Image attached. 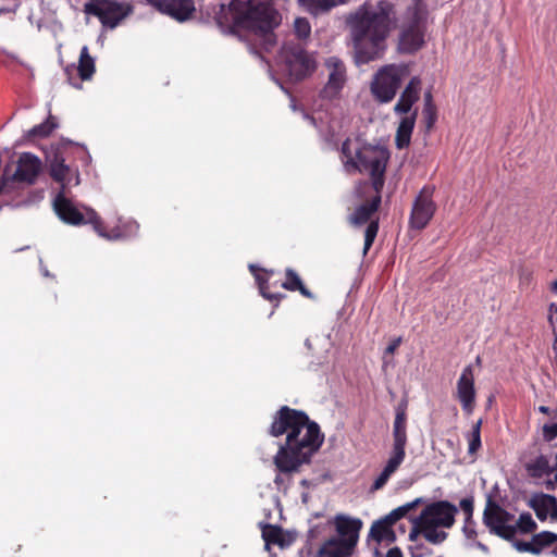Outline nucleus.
Instances as JSON below:
<instances>
[{
  "instance_id": "1",
  "label": "nucleus",
  "mask_w": 557,
  "mask_h": 557,
  "mask_svg": "<svg viewBox=\"0 0 557 557\" xmlns=\"http://www.w3.org/2000/svg\"><path fill=\"white\" fill-rule=\"evenodd\" d=\"M269 434L273 437L286 434L285 444L274 456V465L282 473L297 472L302 465L309 463L324 442L319 424L305 411L288 406H282L275 412Z\"/></svg>"
},
{
  "instance_id": "2",
  "label": "nucleus",
  "mask_w": 557,
  "mask_h": 557,
  "mask_svg": "<svg viewBox=\"0 0 557 557\" xmlns=\"http://www.w3.org/2000/svg\"><path fill=\"white\" fill-rule=\"evenodd\" d=\"M357 64H368L383 57L387 38L396 26V8L389 0L364 2L345 17Z\"/></svg>"
},
{
  "instance_id": "3",
  "label": "nucleus",
  "mask_w": 557,
  "mask_h": 557,
  "mask_svg": "<svg viewBox=\"0 0 557 557\" xmlns=\"http://www.w3.org/2000/svg\"><path fill=\"white\" fill-rule=\"evenodd\" d=\"M219 22L233 33L248 32L260 39L265 51H270L276 40L274 28L281 23L280 13L261 0H232L222 5Z\"/></svg>"
},
{
  "instance_id": "4",
  "label": "nucleus",
  "mask_w": 557,
  "mask_h": 557,
  "mask_svg": "<svg viewBox=\"0 0 557 557\" xmlns=\"http://www.w3.org/2000/svg\"><path fill=\"white\" fill-rule=\"evenodd\" d=\"M342 161L348 173H369L371 184L364 182L357 187V194H369L370 190L382 189L384 174L389 158L388 151L379 146L362 145L351 149V140L347 138L341 148Z\"/></svg>"
},
{
  "instance_id": "5",
  "label": "nucleus",
  "mask_w": 557,
  "mask_h": 557,
  "mask_svg": "<svg viewBox=\"0 0 557 557\" xmlns=\"http://www.w3.org/2000/svg\"><path fill=\"white\" fill-rule=\"evenodd\" d=\"M458 508L448 500H436L428 504L414 519L409 539L421 534L431 544L443 543L448 533L440 529H450L456 522Z\"/></svg>"
},
{
  "instance_id": "6",
  "label": "nucleus",
  "mask_w": 557,
  "mask_h": 557,
  "mask_svg": "<svg viewBox=\"0 0 557 557\" xmlns=\"http://www.w3.org/2000/svg\"><path fill=\"white\" fill-rule=\"evenodd\" d=\"M53 206L58 216L66 224L74 226L90 224L95 232L103 238H121L119 230H112L111 233L107 232L103 221L94 209L86 208L84 212L79 211L73 202L64 196L63 190L55 197Z\"/></svg>"
},
{
  "instance_id": "7",
  "label": "nucleus",
  "mask_w": 557,
  "mask_h": 557,
  "mask_svg": "<svg viewBox=\"0 0 557 557\" xmlns=\"http://www.w3.org/2000/svg\"><path fill=\"white\" fill-rule=\"evenodd\" d=\"M409 67L405 64H387L382 66L373 76L370 90L374 99L381 103L391 102L405 78Z\"/></svg>"
},
{
  "instance_id": "8",
  "label": "nucleus",
  "mask_w": 557,
  "mask_h": 557,
  "mask_svg": "<svg viewBox=\"0 0 557 557\" xmlns=\"http://www.w3.org/2000/svg\"><path fill=\"white\" fill-rule=\"evenodd\" d=\"M374 195L370 196L362 203L357 206L348 215V223L354 227L367 224L364 231L363 256L368 253L372 247L380 228L377 210L381 206L382 189L373 190Z\"/></svg>"
},
{
  "instance_id": "9",
  "label": "nucleus",
  "mask_w": 557,
  "mask_h": 557,
  "mask_svg": "<svg viewBox=\"0 0 557 557\" xmlns=\"http://www.w3.org/2000/svg\"><path fill=\"white\" fill-rule=\"evenodd\" d=\"M399 35V49L405 53L418 51L424 44V14L418 4L409 7Z\"/></svg>"
},
{
  "instance_id": "10",
  "label": "nucleus",
  "mask_w": 557,
  "mask_h": 557,
  "mask_svg": "<svg viewBox=\"0 0 557 557\" xmlns=\"http://www.w3.org/2000/svg\"><path fill=\"white\" fill-rule=\"evenodd\" d=\"M407 441V401H401L396 408L393 424L392 455L384 467V470L388 473L394 474L403 463L406 456Z\"/></svg>"
},
{
  "instance_id": "11",
  "label": "nucleus",
  "mask_w": 557,
  "mask_h": 557,
  "mask_svg": "<svg viewBox=\"0 0 557 557\" xmlns=\"http://www.w3.org/2000/svg\"><path fill=\"white\" fill-rule=\"evenodd\" d=\"M132 11L131 4L114 0H90L84 5L86 14L98 17L101 24L109 28L116 27Z\"/></svg>"
},
{
  "instance_id": "12",
  "label": "nucleus",
  "mask_w": 557,
  "mask_h": 557,
  "mask_svg": "<svg viewBox=\"0 0 557 557\" xmlns=\"http://www.w3.org/2000/svg\"><path fill=\"white\" fill-rule=\"evenodd\" d=\"M513 518L515 516L512 513L488 498L483 512V523L488 528L491 533L506 541L513 540L516 527L509 524Z\"/></svg>"
},
{
  "instance_id": "13",
  "label": "nucleus",
  "mask_w": 557,
  "mask_h": 557,
  "mask_svg": "<svg viewBox=\"0 0 557 557\" xmlns=\"http://www.w3.org/2000/svg\"><path fill=\"white\" fill-rule=\"evenodd\" d=\"M41 171L40 159L30 152H23L18 157L15 172L12 176L5 173L0 177V195L9 190L14 182L34 184Z\"/></svg>"
},
{
  "instance_id": "14",
  "label": "nucleus",
  "mask_w": 557,
  "mask_h": 557,
  "mask_svg": "<svg viewBox=\"0 0 557 557\" xmlns=\"http://www.w3.org/2000/svg\"><path fill=\"white\" fill-rule=\"evenodd\" d=\"M285 66L290 79L298 82L311 75L315 61L301 45H287L284 48Z\"/></svg>"
},
{
  "instance_id": "15",
  "label": "nucleus",
  "mask_w": 557,
  "mask_h": 557,
  "mask_svg": "<svg viewBox=\"0 0 557 557\" xmlns=\"http://www.w3.org/2000/svg\"><path fill=\"white\" fill-rule=\"evenodd\" d=\"M434 191L435 186L424 185L416 197L409 218L411 228L418 231L425 228L434 216L437 209L433 200Z\"/></svg>"
},
{
  "instance_id": "16",
  "label": "nucleus",
  "mask_w": 557,
  "mask_h": 557,
  "mask_svg": "<svg viewBox=\"0 0 557 557\" xmlns=\"http://www.w3.org/2000/svg\"><path fill=\"white\" fill-rule=\"evenodd\" d=\"M325 67L329 71V76L321 90V97L331 100L339 95L346 83V66L337 57H330L325 60Z\"/></svg>"
},
{
  "instance_id": "17",
  "label": "nucleus",
  "mask_w": 557,
  "mask_h": 557,
  "mask_svg": "<svg viewBox=\"0 0 557 557\" xmlns=\"http://www.w3.org/2000/svg\"><path fill=\"white\" fill-rule=\"evenodd\" d=\"M476 391L474 386V372L471 364L463 368L456 386V398L459 400L462 410L471 414L475 407Z\"/></svg>"
},
{
  "instance_id": "18",
  "label": "nucleus",
  "mask_w": 557,
  "mask_h": 557,
  "mask_svg": "<svg viewBox=\"0 0 557 557\" xmlns=\"http://www.w3.org/2000/svg\"><path fill=\"white\" fill-rule=\"evenodd\" d=\"M162 14H166L178 22L189 20L196 11L194 0H146Z\"/></svg>"
},
{
  "instance_id": "19",
  "label": "nucleus",
  "mask_w": 557,
  "mask_h": 557,
  "mask_svg": "<svg viewBox=\"0 0 557 557\" xmlns=\"http://www.w3.org/2000/svg\"><path fill=\"white\" fill-rule=\"evenodd\" d=\"M517 550L540 555L545 548L553 547L552 555L557 557V534L552 531H542L532 536L531 541H517L515 543Z\"/></svg>"
},
{
  "instance_id": "20",
  "label": "nucleus",
  "mask_w": 557,
  "mask_h": 557,
  "mask_svg": "<svg viewBox=\"0 0 557 557\" xmlns=\"http://www.w3.org/2000/svg\"><path fill=\"white\" fill-rule=\"evenodd\" d=\"M95 71V61L89 54L88 47L84 46L81 50L78 66L75 67L74 65H69L65 67L64 73L69 84L75 88H81V84L74 77L75 72H77L81 81H89Z\"/></svg>"
},
{
  "instance_id": "21",
  "label": "nucleus",
  "mask_w": 557,
  "mask_h": 557,
  "mask_svg": "<svg viewBox=\"0 0 557 557\" xmlns=\"http://www.w3.org/2000/svg\"><path fill=\"white\" fill-rule=\"evenodd\" d=\"M336 537L344 540L347 544L356 547L359 540V532L362 528V521L358 518H351L345 515H337L334 518Z\"/></svg>"
},
{
  "instance_id": "22",
  "label": "nucleus",
  "mask_w": 557,
  "mask_h": 557,
  "mask_svg": "<svg viewBox=\"0 0 557 557\" xmlns=\"http://www.w3.org/2000/svg\"><path fill=\"white\" fill-rule=\"evenodd\" d=\"M421 87L422 82L419 76L410 78L394 107L396 114L405 115L411 111L412 106L420 99Z\"/></svg>"
},
{
  "instance_id": "23",
  "label": "nucleus",
  "mask_w": 557,
  "mask_h": 557,
  "mask_svg": "<svg viewBox=\"0 0 557 557\" xmlns=\"http://www.w3.org/2000/svg\"><path fill=\"white\" fill-rule=\"evenodd\" d=\"M528 506L534 510L540 521H545L550 515V518L557 521V499L548 494H535L528 500Z\"/></svg>"
},
{
  "instance_id": "24",
  "label": "nucleus",
  "mask_w": 557,
  "mask_h": 557,
  "mask_svg": "<svg viewBox=\"0 0 557 557\" xmlns=\"http://www.w3.org/2000/svg\"><path fill=\"white\" fill-rule=\"evenodd\" d=\"M250 271L255 274L259 290L263 298L274 302L275 306L286 297L285 294L272 292V287H277V282H271L274 274L273 270H262L261 273H256V265H250Z\"/></svg>"
},
{
  "instance_id": "25",
  "label": "nucleus",
  "mask_w": 557,
  "mask_h": 557,
  "mask_svg": "<svg viewBox=\"0 0 557 557\" xmlns=\"http://www.w3.org/2000/svg\"><path fill=\"white\" fill-rule=\"evenodd\" d=\"M354 552L355 548L344 540L331 536L322 543L315 557H350Z\"/></svg>"
},
{
  "instance_id": "26",
  "label": "nucleus",
  "mask_w": 557,
  "mask_h": 557,
  "mask_svg": "<svg viewBox=\"0 0 557 557\" xmlns=\"http://www.w3.org/2000/svg\"><path fill=\"white\" fill-rule=\"evenodd\" d=\"M73 170L65 164V160L61 153L57 152L50 160V176L53 181L58 182L62 186V190L71 183Z\"/></svg>"
},
{
  "instance_id": "27",
  "label": "nucleus",
  "mask_w": 557,
  "mask_h": 557,
  "mask_svg": "<svg viewBox=\"0 0 557 557\" xmlns=\"http://www.w3.org/2000/svg\"><path fill=\"white\" fill-rule=\"evenodd\" d=\"M417 119V110L411 115H405L398 125L396 133V146L398 149H404L409 146L411 134Z\"/></svg>"
},
{
  "instance_id": "28",
  "label": "nucleus",
  "mask_w": 557,
  "mask_h": 557,
  "mask_svg": "<svg viewBox=\"0 0 557 557\" xmlns=\"http://www.w3.org/2000/svg\"><path fill=\"white\" fill-rule=\"evenodd\" d=\"M281 287L289 292L298 290L304 297L313 298V294L304 285L297 272L290 268L286 269L285 281L281 284Z\"/></svg>"
},
{
  "instance_id": "29",
  "label": "nucleus",
  "mask_w": 557,
  "mask_h": 557,
  "mask_svg": "<svg viewBox=\"0 0 557 557\" xmlns=\"http://www.w3.org/2000/svg\"><path fill=\"white\" fill-rule=\"evenodd\" d=\"M262 539L265 542V546L277 545L284 548L290 544V541L285 539L284 531L278 525L265 524L262 528Z\"/></svg>"
},
{
  "instance_id": "30",
  "label": "nucleus",
  "mask_w": 557,
  "mask_h": 557,
  "mask_svg": "<svg viewBox=\"0 0 557 557\" xmlns=\"http://www.w3.org/2000/svg\"><path fill=\"white\" fill-rule=\"evenodd\" d=\"M393 523L384 517L381 520L373 522L370 528L369 535L377 543H381L385 540H393L394 532L392 530Z\"/></svg>"
},
{
  "instance_id": "31",
  "label": "nucleus",
  "mask_w": 557,
  "mask_h": 557,
  "mask_svg": "<svg viewBox=\"0 0 557 557\" xmlns=\"http://www.w3.org/2000/svg\"><path fill=\"white\" fill-rule=\"evenodd\" d=\"M58 127L57 120L53 115H49L47 120L38 125H35L27 132L28 139L46 138L52 134Z\"/></svg>"
},
{
  "instance_id": "32",
  "label": "nucleus",
  "mask_w": 557,
  "mask_h": 557,
  "mask_svg": "<svg viewBox=\"0 0 557 557\" xmlns=\"http://www.w3.org/2000/svg\"><path fill=\"white\" fill-rule=\"evenodd\" d=\"M300 3L313 14L327 12L336 5L334 0H299Z\"/></svg>"
},
{
  "instance_id": "33",
  "label": "nucleus",
  "mask_w": 557,
  "mask_h": 557,
  "mask_svg": "<svg viewBox=\"0 0 557 557\" xmlns=\"http://www.w3.org/2000/svg\"><path fill=\"white\" fill-rule=\"evenodd\" d=\"M515 527L516 532L519 531L523 534L533 533L537 530V523L528 511L520 513Z\"/></svg>"
},
{
  "instance_id": "34",
  "label": "nucleus",
  "mask_w": 557,
  "mask_h": 557,
  "mask_svg": "<svg viewBox=\"0 0 557 557\" xmlns=\"http://www.w3.org/2000/svg\"><path fill=\"white\" fill-rule=\"evenodd\" d=\"M481 425L482 420H478L473 425L469 435V454L473 455L481 448Z\"/></svg>"
},
{
  "instance_id": "35",
  "label": "nucleus",
  "mask_w": 557,
  "mask_h": 557,
  "mask_svg": "<svg viewBox=\"0 0 557 557\" xmlns=\"http://www.w3.org/2000/svg\"><path fill=\"white\" fill-rule=\"evenodd\" d=\"M421 502L420 498L416 500L405 504L394 510H392L387 516H385L393 524H395L398 520L404 518L410 510L414 509L417 505Z\"/></svg>"
},
{
  "instance_id": "36",
  "label": "nucleus",
  "mask_w": 557,
  "mask_h": 557,
  "mask_svg": "<svg viewBox=\"0 0 557 557\" xmlns=\"http://www.w3.org/2000/svg\"><path fill=\"white\" fill-rule=\"evenodd\" d=\"M294 32L298 39H307L311 34V26L308 20L305 17H297L294 22Z\"/></svg>"
},
{
  "instance_id": "37",
  "label": "nucleus",
  "mask_w": 557,
  "mask_h": 557,
  "mask_svg": "<svg viewBox=\"0 0 557 557\" xmlns=\"http://www.w3.org/2000/svg\"><path fill=\"white\" fill-rule=\"evenodd\" d=\"M422 115L426 131L432 129L437 120L436 106L423 107Z\"/></svg>"
},
{
  "instance_id": "38",
  "label": "nucleus",
  "mask_w": 557,
  "mask_h": 557,
  "mask_svg": "<svg viewBox=\"0 0 557 557\" xmlns=\"http://www.w3.org/2000/svg\"><path fill=\"white\" fill-rule=\"evenodd\" d=\"M459 507L465 513V518H468L469 520L473 517L474 499L472 496L462 498L459 503Z\"/></svg>"
},
{
  "instance_id": "39",
  "label": "nucleus",
  "mask_w": 557,
  "mask_h": 557,
  "mask_svg": "<svg viewBox=\"0 0 557 557\" xmlns=\"http://www.w3.org/2000/svg\"><path fill=\"white\" fill-rule=\"evenodd\" d=\"M462 532L469 540H473L476 536L475 522L473 521V517L470 518L469 520L468 518H465Z\"/></svg>"
},
{
  "instance_id": "40",
  "label": "nucleus",
  "mask_w": 557,
  "mask_h": 557,
  "mask_svg": "<svg viewBox=\"0 0 557 557\" xmlns=\"http://www.w3.org/2000/svg\"><path fill=\"white\" fill-rule=\"evenodd\" d=\"M543 436L547 442L555 440L557 437V422L545 424L543 426Z\"/></svg>"
},
{
  "instance_id": "41",
  "label": "nucleus",
  "mask_w": 557,
  "mask_h": 557,
  "mask_svg": "<svg viewBox=\"0 0 557 557\" xmlns=\"http://www.w3.org/2000/svg\"><path fill=\"white\" fill-rule=\"evenodd\" d=\"M391 476H392V474L383 469L382 472L380 473V475L373 482L372 490H374V491L381 490L387 483V481L389 480Z\"/></svg>"
},
{
  "instance_id": "42",
  "label": "nucleus",
  "mask_w": 557,
  "mask_h": 557,
  "mask_svg": "<svg viewBox=\"0 0 557 557\" xmlns=\"http://www.w3.org/2000/svg\"><path fill=\"white\" fill-rule=\"evenodd\" d=\"M400 344H401V338L400 337L393 339L388 344V346L385 348V352L384 354L385 355H393L397 350V348L400 346Z\"/></svg>"
},
{
  "instance_id": "43",
  "label": "nucleus",
  "mask_w": 557,
  "mask_h": 557,
  "mask_svg": "<svg viewBox=\"0 0 557 557\" xmlns=\"http://www.w3.org/2000/svg\"><path fill=\"white\" fill-rule=\"evenodd\" d=\"M548 311H549V315H548L549 323L550 324L554 323V314L556 315L555 320L557 322V304H554V302L550 304Z\"/></svg>"
},
{
  "instance_id": "44",
  "label": "nucleus",
  "mask_w": 557,
  "mask_h": 557,
  "mask_svg": "<svg viewBox=\"0 0 557 557\" xmlns=\"http://www.w3.org/2000/svg\"><path fill=\"white\" fill-rule=\"evenodd\" d=\"M386 557H403V553L398 547H393L387 552Z\"/></svg>"
},
{
  "instance_id": "45",
  "label": "nucleus",
  "mask_w": 557,
  "mask_h": 557,
  "mask_svg": "<svg viewBox=\"0 0 557 557\" xmlns=\"http://www.w3.org/2000/svg\"><path fill=\"white\" fill-rule=\"evenodd\" d=\"M435 106L433 102V96L431 91L424 94V107Z\"/></svg>"
},
{
  "instance_id": "46",
  "label": "nucleus",
  "mask_w": 557,
  "mask_h": 557,
  "mask_svg": "<svg viewBox=\"0 0 557 557\" xmlns=\"http://www.w3.org/2000/svg\"><path fill=\"white\" fill-rule=\"evenodd\" d=\"M539 410H540V412L545 413V414H548V413H549V411H550V410H549V408H548V407H546V406H541V407L539 408Z\"/></svg>"
},
{
  "instance_id": "47",
  "label": "nucleus",
  "mask_w": 557,
  "mask_h": 557,
  "mask_svg": "<svg viewBox=\"0 0 557 557\" xmlns=\"http://www.w3.org/2000/svg\"><path fill=\"white\" fill-rule=\"evenodd\" d=\"M550 289L553 293H557V280L552 283Z\"/></svg>"
},
{
  "instance_id": "48",
  "label": "nucleus",
  "mask_w": 557,
  "mask_h": 557,
  "mask_svg": "<svg viewBox=\"0 0 557 557\" xmlns=\"http://www.w3.org/2000/svg\"><path fill=\"white\" fill-rule=\"evenodd\" d=\"M553 348L555 350H557V331H556V334H555V339H554V343H553Z\"/></svg>"
},
{
  "instance_id": "49",
  "label": "nucleus",
  "mask_w": 557,
  "mask_h": 557,
  "mask_svg": "<svg viewBox=\"0 0 557 557\" xmlns=\"http://www.w3.org/2000/svg\"><path fill=\"white\" fill-rule=\"evenodd\" d=\"M555 482L557 483V471H556V474H555Z\"/></svg>"
}]
</instances>
